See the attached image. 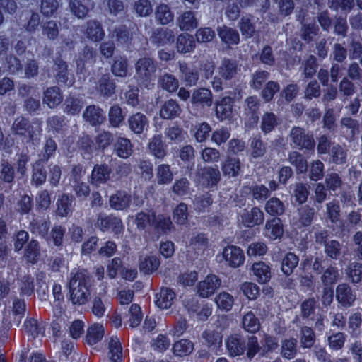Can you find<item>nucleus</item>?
<instances>
[{
    "label": "nucleus",
    "instance_id": "obj_1",
    "mask_svg": "<svg viewBox=\"0 0 362 362\" xmlns=\"http://www.w3.org/2000/svg\"><path fill=\"white\" fill-rule=\"evenodd\" d=\"M92 276L84 269L71 274L69 282L70 298L74 304L83 305L90 298Z\"/></svg>",
    "mask_w": 362,
    "mask_h": 362
},
{
    "label": "nucleus",
    "instance_id": "obj_2",
    "mask_svg": "<svg viewBox=\"0 0 362 362\" xmlns=\"http://www.w3.org/2000/svg\"><path fill=\"white\" fill-rule=\"evenodd\" d=\"M41 132L42 127L40 122H31L23 116L16 117L11 127V134L13 136L27 139L28 142H37Z\"/></svg>",
    "mask_w": 362,
    "mask_h": 362
},
{
    "label": "nucleus",
    "instance_id": "obj_3",
    "mask_svg": "<svg viewBox=\"0 0 362 362\" xmlns=\"http://www.w3.org/2000/svg\"><path fill=\"white\" fill-rule=\"evenodd\" d=\"M329 231L324 229L315 233L316 244L322 245L326 255L332 259H338L342 250V244L337 240H329Z\"/></svg>",
    "mask_w": 362,
    "mask_h": 362
},
{
    "label": "nucleus",
    "instance_id": "obj_4",
    "mask_svg": "<svg viewBox=\"0 0 362 362\" xmlns=\"http://www.w3.org/2000/svg\"><path fill=\"white\" fill-rule=\"evenodd\" d=\"M291 145L300 150L314 151L315 141L312 134L300 127H293L289 134Z\"/></svg>",
    "mask_w": 362,
    "mask_h": 362
},
{
    "label": "nucleus",
    "instance_id": "obj_5",
    "mask_svg": "<svg viewBox=\"0 0 362 362\" xmlns=\"http://www.w3.org/2000/svg\"><path fill=\"white\" fill-rule=\"evenodd\" d=\"M221 279L216 275H208L203 281L198 283L197 293L202 298H209L219 288Z\"/></svg>",
    "mask_w": 362,
    "mask_h": 362
},
{
    "label": "nucleus",
    "instance_id": "obj_6",
    "mask_svg": "<svg viewBox=\"0 0 362 362\" xmlns=\"http://www.w3.org/2000/svg\"><path fill=\"white\" fill-rule=\"evenodd\" d=\"M135 69L136 74L140 79L148 81L155 76L157 66L152 59L144 57L136 62Z\"/></svg>",
    "mask_w": 362,
    "mask_h": 362
},
{
    "label": "nucleus",
    "instance_id": "obj_7",
    "mask_svg": "<svg viewBox=\"0 0 362 362\" xmlns=\"http://www.w3.org/2000/svg\"><path fill=\"white\" fill-rule=\"evenodd\" d=\"M112 172V168L106 163L95 165L90 176V183L96 187L107 183Z\"/></svg>",
    "mask_w": 362,
    "mask_h": 362
},
{
    "label": "nucleus",
    "instance_id": "obj_8",
    "mask_svg": "<svg viewBox=\"0 0 362 362\" xmlns=\"http://www.w3.org/2000/svg\"><path fill=\"white\" fill-rule=\"evenodd\" d=\"M96 226L102 231L111 230L115 235L120 234L124 229L121 219L112 216H103L99 215L97 219Z\"/></svg>",
    "mask_w": 362,
    "mask_h": 362
},
{
    "label": "nucleus",
    "instance_id": "obj_9",
    "mask_svg": "<svg viewBox=\"0 0 362 362\" xmlns=\"http://www.w3.org/2000/svg\"><path fill=\"white\" fill-rule=\"evenodd\" d=\"M199 177V182L208 187H214L217 185L221 179V173L218 168L211 166L204 167L197 172Z\"/></svg>",
    "mask_w": 362,
    "mask_h": 362
},
{
    "label": "nucleus",
    "instance_id": "obj_10",
    "mask_svg": "<svg viewBox=\"0 0 362 362\" xmlns=\"http://www.w3.org/2000/svg\"><path fill=\"white\" fill-rule=\"evenodd\" d=\"M222 255L227 264L234 268L238 267L244 262L243 250L236 246L226 247Z\"/></svg>",
    "mask_w": 362,
    "mask_h": 362
},
{
    "label": "nucleus",
    "instance_id": "obj_11",
    "mask_svg": "<svg viewBox=\"0 0 362 362\" xmlns=\"http://www.w3.org/2000/svg\"><path fill=\"white\" fill-rule=\"evenodd\" d=\"M226 347L231 356H240L246 350V338L240 334L231 335L227 339Z\"/></svg>",
    "mask_w": 362,
    "mask_h": 362
},
{
    "label": "nucleus",
    "instance_id": "obj_12",
    "mask_svg": "<svg viewBox=\"0 0 362 362\" xmlns=\"http://www.w3.org/2000/svg\"><path fill=\"white\" fill-rule=\"evenodd\" d=\"M264 216L263 211L258 207L255 206L250 211H245L241 214L242 223L246 227H253L263 223Z\"/></svg>",
    "mask_w": 362,
    "mask_h": 362
},
{
    "label": "nucleus",
    "instance_id": "obj_13",
    "mask_svg": "<svg viewBox=\"0 0 362 362\" xmlns=\"http://www.w3.org/2000/svg\"><path fill=\"white\" fill-rule=\"evenodd\" d=\"M129 129L136 134H141L148 127L149 121L146 115L136 112L129 116L127 120Z\"/></svg>",
    "mask_w": 362,
    "mask_h": 362
},
{
    "label": "nucleus",
    "instance_id": "obj_14",
    "mask_svg": "<svg viewBox=\"0 0 362 362\" xmlns=\"http://www.w3.org/2000/svg\"><path fill=\"white\" fill-rule=\"evenodd\" d=\"M175 38V33L174 30L168 28L156 29L151 37L152 42L158 46L170 45L174 42Z\"/></svg>",
    "mask_w": 362,
    "mask_h": 362
},
{
    "label": "nucleus",
    "instance_id": "obj_15",
    "mask_svg": "<svg viewBox=\"0 0 362 362\" xmlns=\"http://www.w3.org/2000/svg\"><path fill=\"white\" fill-rule=\"evenodd\" d=\"M340 126L349 141H354L360 132L359 122L350 117H343L340 121Z\"/></svg>",
    "mask_w": 362,
    "mask_h": 362
},
{
    "label": "nucleus",
    "instance_id": "obj_16",
    "mask_svg": "<svg viewBox=\"0 0 362 362\" xmlns=\"http://www.w3.org/2000/svg\"><path fill=\"white\" fill-rule=\"evenodd\" d=\"M191 102L201 107H211L213 103L211 91L205 88H200L193 91Z\"/></svg>",
    "mask_w": 362,
    "mask_h": 362
},
{
    "label": "nucleus",
    "instance_id": "obj_17",
    "mask_svg": "<svg viewBox=\"0 0 362 362\" xmlns=\"http://www.w3.org/2000/svg\"><path fill=\"white\" fill-rule=\"evenodd\" d=\"M245 112L251 124H257L260 100L256 96H250L245 101Z\"/></svg>",
    "mask_w": 362,
    "mask_h": 362
},
{
    "label": "nucleus",
    "instance_id": "obj_18",
    "mask_svg": "<svg viewBox=\"0 0 362 362\" xmlns=\"http://www.w3.org/2000/svg\"><path fill=\"white\" fill-rule=\"evenodd\" d=\"M315 209L309 205H303L297 209V223L299 227L310 226L315 216Z\"/></svg>",
    "mask_w": 362,
    "mask_h": 362
},
{
    "label": "nucleus",
    "instance_id": "obj_19",
    "mask_svg": "<svg viewBox=\"0 0 362 362\" xmlns=\"http://www.w3.org/2000/svg\"><path fill=\"white\" fill-rule=\"evenodd\" d=\"M217 33L221 41L228 45H238L240 42L239 33L230 27L226 25L218 27Z\"/></svg>",
    "mask_w": 362,
    "mask_h": 362
},
{
    "label": "nucleus",
    "instance_id": "obj_20",
    "mask_svg": "<svg viewBox=\"0 0 362 362\" xmlns=\"http://www.w3.org/2000/svg\"><path fill=\"white\" fill-rule=\"evenodd\" d=\"M336 297L338 302L343 306L351 305L356 298L350 286L346 284H341L337 286Z\"/></svg>",
    "mask_w": 362,
    "mask_h": 362
},
{
    "label": "nucleus",
    "instance_id": "obj_21",
    "mask_svg": "<svg viewBox=\"0 0 362 362\" xmlns=\"http://www.w3.org/2000/svg\"><path fill=\"white\" fill-rule=\"evenodd\" d=\"M131 196L125 191H117L110 198V205L115 210L127 209L131 203Z\"/></svg>",
    "mask_w": 362,
    "mask_h": 362
},
{
    "label": "nucleus",
    "instance_id": "obj_22",
    "mask_svg": "<svg viewBox=\"0 0 362 362\" xmlns=\"http://www.w3.org/2000/svg\"><path fill=\"white\" fill-rule=\"evenodd\" d=\"M177 25L181 30H191L198 26V20L194 12L187 11L177 18Z\"/></svg>",
    "mask_w": 362,
    "mask_h": 362
},
{
    "label": "nucleus",
    "instance_id": "obj_23",
    "mask_svg": "<svg viewBox=\"0 0 362 362\" xmlns=\"http://www.w3.org/2000/svg\"><path fill=\"white\" fill-rule=\"evenodd\" d=\"M101 77L98 82L97 90L100 95L105 97H110L115 93V83L113 80L110 78L109 73H101Z\"/></svg>",
    "mask_w": 362,
    "mask_h": 362
},
{
    "label": "nucleus",
    "instance_id": "obj_24",
    "mask_svg": "<svg viewBox=\"0 0 362 362\" xmlns=\"http://www.w3.org/2000/svg\"><path fill=\"white\" fill-rule=\"evenodd\" d=\"M265 235L272 240L280 238L284 233L283 225L279 218L267 221L264 227Z\"/></svg>",
    "mask_w": 362,
    "mask_h": 362
},
{
    "label": "nucleus",
    "instance_id": "obj_25",
    "mask_svg": "<svg viewBox=\"0 0 362 362\" xmlns=\"http://www.w3.org/2000/svg\"><path fill=\"white\" fill-rule=\"evenodd\" d=\"M181 107L173 99L167 100L161 107L160 116L164 119H173L180 115Z\"/></svg>",
    "mask_w": 362,
    "mask_h": 362
},
{
    "label": "nucleus",
    "instance_id": "obj_26",
    "mask_svg": "<svg viewBox=\"0 0 362 362\" xmlns=\"http://www.w3.org/2000/svg\"><path fill=\"white\" fill-rule=\"evenodd\" d=\"M149 151L157 158L163 159L166 156V145L161 134L154 135L148 143Z\"/></svg>",
    "mask_w": 362,
    "mask_h": 362
},
{
    "label": "nucleus",
    "instance_id": "obj_27",
    "mask_svg": "<svg viewBox=\"0 0 362 362\" xmlns=\"http://www.w3.org/2000/svg\"><path fill=\"white\" fill-rule=\"evenodd\" d=\"M179 70L181 73V78L186 83L187 86H196L199 81V74L196 69L189 66L187 63H179Z\"/></svg>",
    "mask_w": 362,
    "mask_h": 362
},
{
    "label": "nucleus",
    "instance_id": "obj_28",
    "mask_svg": "<svg viewBox=\"0 0 362 362\" xmlns=\"http://www.w3.org/2000/svg\"><path fill=\"white\" fill-rule=\"evenodd\" d=\"M85 35L91 41L98 42L103 38L105 33L100 22L90 20L86 23Z\"/></svg>",
    "mask_w": 362,
    "mask_h": 362
},
{
    "label": "nucleus",
    "instance_id": "obj_29",
    "mask_svg": "<svg viewBox=\"0 0 362 362\" xmlns=\"http://www.w3.org/2000/svg\"><path fill=\"white\" fill-rule=\"evenodd\" d=\"M177 50L182 54L191 52L196 47L194 38L188 33H182L177 38Z\"/></svg>",
    "mask_w": 362,
    "mask_h": 362
},
{
    "label": "nucleus",
    "instance_id": "obj_30",
    "mask_svg": "<svg viewBox=\"0 0 362 362\" xmlns=\"http://www.w3.org/2000/svg\"><path fill=\"white\" fill-rule=\"evenodd\" d=\"M298 354V341L295 338L285 339L281 343V356L286 359L291 360L296 357Z\"/></svg>",
    "mask_w": 362,
    "mask_h": 362
},
{
    "label": "nucleus",
    "instance_id": "obj_31",
    "mask_svg": "<svg viewBox=\"0 0 362 362\" xmlns=\"http://www.w3.org/2000/svg\"><path fill=\"white\" fill-rule=\"evenodd\" d=\"M83 116L93 126L101 124L105 119L103 110L95 105L88 106Z\"/></svg>",
    "mask_w": 362,
    "mask_h": 362
},
{
    "label": "nucleus",
    "instance_id": "obj_32",
    "mask_svg": "<svg viewBox=\"0 0 362 362\" xmlns=\"http://www.w3.org/2000/svg\"><path fill=\"white\" fill-rule=\"evenodd\" d=\"M238 70V62L229 59H223L218 68L219 74L226 80L233 78L236 75Z\"/></svg>",
    "mask_w": 362,
    "mask_h": 362
},
{
    "label": "nucleus",
    "instance_id": "obj_33",
    "mask_svg": "<svg viewBox=\"0 0 362 362\" xmlns=\"http://www.w3.org/2000/svg\"><path fill=\"white\" fill-rule=\"evenodd\" d=\"M151 224L153 226L155 230H156L158 233L163 234H168L172 230V228H173L170 218L163 214H160L157 216H153V219Z\"/></svg>",
    "mask_w": 362,
    "mask_h": 362
},
{
    "label": "nucleus",
    "instance_id": "obj_34",
    "mask_svg": "<svg viewBox=\"0 0 362 362\" xmlns=\"http://www.w3.org/2000/svg\"><path fill=\"white\" fill-rule=\"evenodd\" d=\"M233 100L230 97L223 98L216 105V114L221 120L229 118L232 115Z\"/></svg>",
    "mask_w": 362,
    "mask_h": 362
},
{
    "label": "nucleus",
    "instance_id": "obj_35",
    "mask_svg": "<svg viewBox=\"0 0 362 362\" xmlns=\"http://www.w3.org/2000/svg\"><path fill=\"white\" fill-rule=\"evenodd\" d=\"M252 271L256 276L257 281L261 284L269 281L271 278L269 267L263 262L254 263Z\"/></svg>",
    "mask_w": 362,
    "mask_h": 362
},
{
    "label": "nucleus",
    "instance_id": "obj_36",
    "mask_svg": "<svg viewBox=\"0 0 362 362\" xmlns=\"http://www.w3.org/2000/svg\"><path fill=\"white\" fill-rule=\"evenodd\" d=\"M156 297V305L161 309H167L172 305L175 294L171 289L163 288Z\"/></svg>",
    "mask_w": 362,
    "mask_h": 362
},
{
    "label": "nucleus",
    "instance_id": "obj_37",
    "mask_svg": "<svg viewBox=\"0 0 362 362\" xmlns=\"http://www.w3.org/2000/svg\"><path fill=\"white\" fill-rule=\"evenodd\" d=\"M114 151L119 157L127 158L133 152L132 144L129 139L120 137L114 144Z\"/></svg>",
    "mask_w": 362,
    "mask_h": 362
},
{
    "label": "nucleus",
    "instance_id": "obj_38",
    "mask_svg": "<svg viewBox=\"0 0 362 362\" xmlns=\"http://www.w3.org/2000/svg\"><path fill=\"white\" fill-rule=\"evenodd\" d=\"M96 52L93 48L86 47L77 62V71L83 74L85 71L86 64H92L95 61Z\"/></svg>",
    "mask_w": 362,
    "mask_h": 362
},
{
    "label": "nucleus",
    "instance_id": "obj_39",
    "mask_svg": "<svg viewBox=\"0 0 362 362\" xmlns=\"http://www.w3.org/2000/svg\"><path fill=\"white\" fill-rule=\"evenodd\" d=\"M298 262L299 258L296 254L288 252L281 260L282 272L286 276H290L297 267Z\"/></svg>",
    "mask_w": 362,
    "mask_h": 362
},
{
    "label": "nucleus",
    "instance_id": "obj_40",
    "mask_svg": "<svg viewBox=\"0 0 362 362\" xmlns=\"http://www.w3.org/2000/svg\"><path fill=\"white\" fill-rule=\"evenodd\" d=\"M104 327L100 324L91 325L87 331L86 341L90 345H93L100 341L104 336Z\"/></svg>",
    "mask_w": 362,
    "mask_h": 362
},
{
    "label": "nucleus",
    "instance_id": "obj_41",
    "mask_svg": "<svg viewBox=\"0 0 362 362\" xmlns=\"http://www.w3.org/2000/svg\"><path fill=\"white\" fill-rule=\"evenodd\" d=\"M44 102L51 108L60 104L62 101V96L58 87L49 88L45 92Z\"/></svg>",
    "mask_w": 362,
    "mask_h": 362
},
{
    "label": "nucleus",
    "instance_id": "obj_42",
    "mask_svg": "<svg viewBox=\"0 0 362 362\" xmlns=\"http://www.w3.org/2000/svg\"><path fill=\"white\" fill-rule=\"evenodd\" d=\"M288 160L294 165L298 173H303L308 169V162L304 156L298 151H293L289 153Z\"/></svg>",
    "mask_w": 362,
    "mask_h": 362
},
{
    "label": "nucleus",
    "instance_id": "obj_43",
    "mask_svg": "<svg viewBox=\"0 0 362 362\" xmlns=\"http://www.w3.org/2000/svg\"><path fill=\"white\" fill-rule=\"evenodd\" d=\"M73 197L62 194L57 199V212L60 216H66L71 211Z\"/></svg>",
    "mask_w": 362,
    "mask_h": 362
},
{
    "label": "nucleus",
    "instance_id": "obj_44",
    "mask_svg": "<svg viewBox=\"0 0 362 362\" xmlns=\"http://www.w3.org/2000/svg\"><path fill=\"white\" fill-rule=\"evenodd\" d=\"M327 218L333 224H337L340 221L341 216V207L339 203L337 200H333L326 204Z\"/></svg>",
    "mask_w": 362,
    "mask_h": 362
},
{
    "label": "nucleus",
    "instance_id": "obj_45",
    "mask_svg": "<svg viewBox=\"0 0 362 362\" xmlns=\"http://www.w3.org/2000/svg\"><path fill=\"white\" fill-rule=\"evenodd\" d=\"M54 71L55 78L59 83H66L68 80V66L62 58L57 57L54 60Z\"/></svg>",
    "mask_w": 362,
    "mask_h": 362
},
{
    "label": "nucleus",
    "instance_id": "obj_46",
    "mask_svg": "<svg viewBox=\"0 0 362 362\" xmlns=\"http://www.w3.org/2000/svg\"><path fill=\"white\" fill-rule=\"evenodd\" d=\"M160 265V261L156 256L144 257L140 260L139 269L145 274H148L157 270Z\"/></svg>",
    "mask_w": 362,
    "mask_h": 362
},
{
    "label": "nucleus",
    "instance_id": "obj_47",
    "mask_svg": "<svg viewBox=\"0 0 362 362\" xmlns=\"http://www.w3.org/2000/svg\"><path fill=\"white\" fill-rule=\"evenodd\" d=\"M156 19L162 25H167L173 21L174 16L168 5L160 4L155 13Z\"/></svg>",
    "mask_w": 362,
    "mask_h": 362
},
{
    "label": "nucleus",
    "instance_id": "obj_48",
    "mask_svg": "<svg viewBox=\"0 0 362 362\" xmlns=\"http://www.w3.org/2000/svg\"><path fill=\"white\" fill-rule=\"evenodd\" d=\"M69 8L71 13L78 18H84L89 11L84 0H69Z\"/></svg>",
    "mask_w": 362,
    "mask_h": 362
},
{
    "label": "nucleus",
    "instance_id": "obj_49",
    "mask_svg": "<svg viewBox=\"0 0 362 362\" xmlns=\"http://www.w3.org/2000/svg\"><path fill=\"white\" fill-rule=\"evenodd\" d=\"M158 84L164 90L173 93L177 90L179 87V81L172 74H165L158 79Z\"/></svg>",
    "mask_w": 362,
    "mask_h": 362
},
{
    "label": "nucleus",
    "instance_id": "obj_50",
    "mask_svg": "<svg viewBox=\"0 0 362 362\" xmlns=\"http://www.w3.org/2000/svg\"><path fill=\"white\" fill-rule=\"evenodd\" d=\"M60 25V22L54 20L48 21L42 25V34L49 40H54L59 35Z\"/></svg>",
    "mask_w": 362,
    "mask_h": 362
},
{
    "label": "nucleus",
    "instance_id": "obj_51",
    "mask_svg": "<svg viewBox=\"0 0 362 362\" xmlns=\"http://www.w3.org/2000/svg\"><path fill=\"white\" fill-rule=\"evenodd\" d=\"M222 171L224 175L231 177L238 175L240 170V163L239 159L235 158H228L222 165Z\"/></svg>",
    "mask_w": 362,
    "mask_h": 362
},
{
    "label": "nucleus",
    "instance_id": "obj_52",
    "mask_svg": "<svg viewBox=\"0 0 362 362\" xmlns=\"http://www.w3.org/2000/svg\"><path fill=\"white\" fill-rule=\"evenodd\" d=\"M265 211L272 216H279L284 214L285 206L279 199L272 197L267 202Z\"/></svg>",
    "mask_w": 362,
    "mask_h": 362
},
{
    "label": "nucleus",
    "instance_id": "obj_53",
    "mask_svg": "<svg viewBox=\"0 0 362 362\" xmlns=\"http://www.w3.org/2000/svg\"><path fill=\"white\" fill-rule=\"evenodd\" d=\"M339 279V270L337 267L330 266L327 267L321 276V281L324 286H329L336 284Z\"/></svg>",
    "mask_w": 362,
    "mask_h": 362
},
{
    "label": "nucleus",
    "instance_id": "obj_54",
    "mask_svg": "<svg viewBox=\"0 0 362 362\" xmlns=\"http://www.w3.org/2000/svg\"><path fill=\"white\" fill-rule=\"evenodd\" d=\"M171 191L177 197L187 196L190 192V182L186 177L176 180L171 187Z\"/></svg>",
    "mask_w": 362,
    "mask_h": 362
},
{
    "label": "nucleus",
    "instance_id": "obj_55",
    "mask_svg": "<svg viewBox=\"0 0 362 362\" xmlns=\"http://www.w3.org/2000/svg\"><path fill=\"white\" fill-rule=\"evenodd\" d=\"M242 324L243 328L251 333H255L259 329L260 323L259 320L251 312H247L243 317Z\"/></svg>",
    "mask_w": 362,
    "mask_h": 362
},
{
    "label": "nucleus",
    "instance_id": "obj_56",
    "mask_svg": "<svg viewBox=\"0 0 362 362\" xmlns=\"http://www.w3.org/2000/svg\"><path fill=\"white\" fill-rule=\"evenodd\" d=\"M250 155L253 158L263 157L266 152L267 148L259 136L254 137L250 144Z\"/></svg>",
    "mask_w": 362,
    "mask_h": 362
},
{
    "label": "nucleus",
    "instance_id": "obj_57",
    "mask_svg": "<svg viewBox=\"0 0 362 362\" xmlns=\"http://www.w3.org/2000/svg\"><path fill=\"white\" fill-rule=\"evenodd\" d=\"M24 15L27 20V22L23 25L24 28L28 33H34L40 24V15L33 11H26Z\"/></svg>",
    "mask_w": 362,
    "mask_h": 362
},
{
    "label": "nucleus",
    "instance_id": "obj_58",
    "mask_svg": "<svg viewBox=\"0 0 362 362\" xmlns=\"http://www.w3.org/2000/svg\"><path fill=\"white\" fill-rule=\"evenodd\" d=\"M278 125V118L273 112H265L262 117L260 128L267 134Z\"/></svg>",
    "mask_w": 362,
    "mask_h": 362
},
{
    "label": "nucleus",
    "instance_id": "obj_59",
    "mask_svg": "<svg viewBox=\"0 0 362 362\" xmlns=\"http://www.w3.org/2000/svg\"><path fill=\"white\" fill-rule=\"evenodd\" d=\"M318 32L319 28L315 23H304L300 29V37L305 42L309 43L313 40Z\"/></svg>",
    "mask_w": 362,
    "mask_h": 362
},
{
    "label": "nucleus",
    "instance_id": "obj_60",
    "mask_svg": "<svg viewBox=\"0 0 362 362\" xmlns=\"http://www.w3.org/2000/svg\"><path fill=\"white\" fill-rule=\"evenodd\" d=\"M122 351L119 339L117 337H111L109 341L110 359L112 362H118L122 358Z\"/></svg>",
    "mask_w": 362,
    "mask_h": 362
},
{
    "label": "nucleus",
    "instance_id": "obj_61",
    "mask_svg": "<svg viewBox=\"0 0 362 362\" xmlns=\"http://www.w3.org/2000/svg\"><path fill=\"white\" fill-rule=\"evenodd\" d=\"M300 345L303 348H310L315 341V335L311 327L304 326L300 329Z\"/></svg>",
    "mask_w": 362,
    "mask_h": 362
},
{
    "label": "nucleus",
    "instance_id": "obj_62",
    "mask_svg": "<svg viewBox=\"0 0 362 362\" xmlns=\"http://www.w3.org/2000/svg\"><path fill=\"white\" fill-rule=\"evenodd\" d=\"M46 178L47 172L42 166V161L38 160L33 165L32 181L37 187H38L46 181Z\"/></svg>",
    "mask_w": 362,
    "mask_h": 362
},
{
    "label": "nucleus",
    "instance_id": "obj_63",
    "mask_svg": "<svg viewBox=\"0 0 362 362\" xmlns=\"http://www.w3.org/2000/svg\"><path fill=\"white\" fill-rule=\"evenodd\" d=\"M128 64L125 58L117 57L111 66L112 74L119 77H125L127 74Z\"/></svg>",
    "mask_w": 362,
    "mask_h": 362
},
{
    "label": "nucleus",
    "instance_id": "obj_64",
    "mask_svg": "<svg viewBox=\"0 0 362 362\" xmlns=\"http://www.w3.org/2000/svg\"><path fill=\"white\" fill-rule=\"evenodd\" d=\"M215 301L220 309L228 311L233 305L234 298L230 293L221 292L216 297Z\"/></svg>",
    "mask_w": 362,
    "mask_h": 362
}]
</instances>
